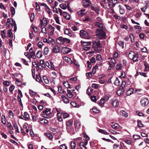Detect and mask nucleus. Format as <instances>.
<instances>
[{
	"instance_id": "32",
	"label": "nucleus",
	"mask_w": 149,
	"mask_h": 149,
	"mask_svg": "<svg viewBox=\"0 0 149 149\" xmlns=\"http://www.w3.org/2000/svg\"><path fill=\"white\" fill-rule=\"evenodd\" d=\"M75 92H70L67 91V93L66 94V95L67 97L68 98H72L74 95V94Z\"/></svg>"
},
{
	"instance_id": "27",
	"label": "nucleus",
	"mask_w": 149,
	"mask_h": 149,
	"mask_svg": "<svg viewBox=\"0 0 149 149\" xmlns=\"http://www.w3.org/2000/svg\"><path fill=\"white\" fill-rule=\"evenodd\" d=\"M24 120H29L30 117L28 113L27 112H25L24 113Z\"/></svg>"
},
{
	"instance_id": "3",
	"label": "nucleus",
	"mask_w": 149,
	"mask_h": 149,
	"mask_svg": "<svg viewBox=\"0 0 149 149\" xmlns=\"http://www.w3.org/2000/svg\"><path fill=\"white\" fill-rule=\"evenodd\" d=\"M93 46L96 50L100 51L102 49L100 41L98 40H96L93 42Z\"/></svg>"
},
{
	"instance_id": "2",
	"label": "nucleus",
	"mask_w": 149,
	"mask_h": 149,
	"mask_svg": "<svg viewBox=\"0 0 149 149\" xmlns=\"http://www.w3.org/2000/svg\"><path fill=\"white\" fill-rule=\"evenodd\" d=\"M57 42L60 44H63L65 43H69L70 42V40L62 37L60 36L56 39Z\"/></svg>"
},
{
	"instance_id": "44",
	"label": "nucleus",
	"mask_w": 149,
	"mask_h": 149,
	"mask_svg": "<svg viewBox=\"0 0 149 149\" xmlns=\"http://www.w3.org/2000/svg\"><path fill=\"white\" fill-rule=\"evenodd\" d=\"M137 124H138V126L139 127H143V125L142 124L141 121L139 120H138L137 121Z\"/></svg>"
},
{
	"instance_id": "15",
	"label": "nucleus",
	"mask_w": 149,
	"mask_h": 149,
	"mask_svg": "<svg viewBox=\"0 0 149 149\" xmlns=\"http://www.w3.org/2000/svg\"><path fill=\"white\" fill-rule=\"evenodd\" d=\"M91 4L89 1L83 0V6L85 8H88L91 5Z\"/></svg>"
},
{
	"instance_id": "42",
	"label": "nucleus",
	"mask_w": 149,
	"mask_h": 149,
	"mask_svg": "<svg viewBox=\"0 0 149 149\" xmlns=\"http://www.w3.org/2000/svg\"><path fill=\"white\" fill-rule=\"evenodd\" d=\"M41 52L39 50L36 53L37 57L38 58H40L42 56Z\"/></svg>"
},
{
	"instance_id": "63",
	"label": "nucleus",
	"mask_w": 149,
	"mask_h": 149,
	"mask_svg": "<svg viewBox=\"0 0 149 149\" xmlns=\"http://www.w3.org/2000/svg\"><path fill=\"white\" fill-rule=\"evenodd\" d=\"M118 44L123 49L124 48V42H123L122 41H119L118 42Z\"/></svg>"
},
{
	"instance_id": "21",
	"label": "nucleus",
	"mask_w": 149,
	"mask_h": 149,
	"mask_svg": "<svg viewBox=\"0 0 149 149\" xmlns=\"http://www.w3.org/2000/svg\"><path fill=\"white\" fill-rule=\"evenodd\" d=\"M82 45L83 46H87L90 45L91 43L90 42H85L84 41H81Z\"/></svg>"
},
{
	"instance_id": "41",
	"label": "nucleus",
	"mask_w": 149,
	"mask_h": 149,
	"mask_svg": "<svg viewBox=\"0 0 149 149\" xmlns=\"http://www.w3.org/2000/svg\"><path fill=\"white\" fill-rule=\"evenodd\" d=\"M40 65L41 67L42 68H45V61L44 60H41L40 61V64L39 66Z\"/></svg>"
},
{
	"instance_id": "60",
	"label": "nucleus",
	"mask_w": 149,
	"mask_h": 149,
	"mask_svg": "<svg viewBox=\"0 0 149 149\" xmlns=\"http://www.w3.org/2000/svg\"><path fill=\"white\" fill-rule=\"evenodd\" d=\"M111 127L113 129L116 130L118 128V125L117 123H115L114 125H112Z\"/></svg>"
},
{
	"instance_id": "29",
	"label": "nucleus",
	"mask_w": 149,
	"mask_h": 149,
	"mask_svg": "<svg viewBox=\"0 0 149 149\" xmlns=\"http://www.w3.org/2000/svg\"><path fill=\"white\" fill-rule=\"evenodd\" d=\"M70 30H69L68 29H66L64 31V33L65 34H67L68 35L70 36H71V33H70Z\"/></svg>"
},
{
	"instance_id": "58",
	"label": "nucleus",
	"mask_w": 149,
	"mask_h": 149,
	"mask_svg": "<svg viewBox=\"0 0 149 149\" xmlns=\"http://www.w3.org/2000/svg\"><path fill=\"white\" fill-rule=\"evenodd\" d=\"M10 11L12 13V15H14L15 13V8L12 6L10 8Z\"/></svg>"
},
{
	"instance_id": "61",
	"label": "nucleus",
	"mask_w": 149,
	"mask_h": 149,
	"mask_svg": "<svg viewBox=\"0 0 149 149\" xmlns=\"http://www.w3.org/2000/svg\"><path fill=\"white\" fill-rule=\"evenodd\" d=\"M13 126L16 129V132L17 133L19 132V130L17 125V124L16 123H14Z\"/></svg>"
},
{
	"instance_id": "34",
	"label": "nucleus",
	"mask_w": 149,
	"mask_h": 149,
	"mask_svg": "<svg viewBox=\"0 0 149 149\" xmlns=\"http://www.w3.org/2000/svg\"><path fill=\"white\" fill-rule=\"evenodd\" d=\"M92 111L94 113H99L100 111V110H99L97 107H93Z\"/></svg>"
},
{
	"instance_id": "4",
	"label": "nucleus",
	"mask_w": 149,
	"mask_h": 149,
	"mask_svg": "<svg viewBox=\"0 0 149 149\" xmlns=\"http://www.w3.org/2000/svg\"><path fill=\"white\" fill-rule=\"evenodd\" d=\"M126 85V82L124 81H122L121 86L119 88V90L117 91V94L119 96L123 93L125 91V88Z\"/></svg>"
},
{
	"instance_id": "46",
	"label": "nucleus",
	"mask_w": 149,
	"mask_h": 149,
	"mask_svg": "<svg viewBox=\"0 0 149 149\" xmlns=\"http://www.w3.org/2000/svg\"><path fill=\"white\" fill-rule=\"evenodd\" d=\"M105 102L104 99L102 98L100 100V102L99 103V104L103 107L104 105V104Z\"/></svg>"
},
{
	"instance_id": "26",
	"label": "nucleus",
	"mask_w": 149,
	"mask_h": 149,
	"mask_svg": "<svg viewBox=\"0 0 149 149\" xmlns=\"http://www.w3.org/2000/svg\"><path fill=\"white\" fill-rule=\"evenodd\" d=\"M57 115L58 120L60 122L61 121L63 120L62 118L61 117L62 116V113L58 111L57 113Z\"/></svg>"
},
{
	"instance_id": "11",
	"label": "nucleus",
	"mask_w": 149,
	"mask_h": 149,
	"mask_svg": "<svg viewBox=\"0 0 149 149\" xmlns=\"http://www.w3.org/2000/svg\"><path fill=\"white\" fill-rule=\"evenodd\" d=\"M61 51L63 54H67L70 52L71 50L70 48L65 47L62 48Z\"/></svg>"
},
{
	"instance_id": "49",
	"label": "nucleus",
	"mask_w": 149,
	"mask_h": 149,
	"mask_svg": "<svg viewBox=\"0 0 149 149\" xmlns=\"http://www.w3.org/2000/svg\"><path fill=\"white\" fill-rule=\"evenodd\" d=\"M62 117L64 119H65V118H68V116H69V114H68L67 113H62Z\"/></svg>"
},
{
	"instance_id": "31",
	"label": "nucleus",
	"mask_w": 149,
	"mask_h": 149,
	"mask_svg": "<svg viewBox=\"0 0 149 149\" xmlns=\"http://www.w3.org/2000/svg\"><path fill=\"white\" fill-rule=\"evenodd\" d=\"M56 148L57 149H67V147L65 144H63L61 145L59 147H57Z\"/></svg>"
},
{
	"instance_id": "10",
	"label": "nucleus",
	"mask_w": 149,
	"mask_h": 149,
	"mask_svg": "<svg viewBox=\"0 0 149 149\" xmlns=\"http://www.w3.org/2000/svg\"><path fill=\"white\" fill-rule=\"evenodd\" d=\"M54 30L55 28L52 26L51 25H50L47 28V30L49 32V34L51 35H53Z\"/></svg>"
},
{
	"instance_id": "22",
	"label": "nucleus",
	"mask_w": 149,
	"mask_h": 149,
	"mask_svg": "<svg viewBox=\"0 0 149 149\" xmlns=\"http://www.w3.org/2000/svg\"><path fill=\"white\" fill-rule=\"evenodd\" d=\"M41 124L42 125H45L48 122V120L45 118H42L40 120Z\"/></svg>"
},
{
	"instance_id": "23",
	"label": "nucleus",
	"mask_w": 149,
	"mask_h": 149,
	"mask_svg": "<svg viewBox=\"0 0 149 149\" xmlns=\"http://www.w3.org/2000/svg\"><path fill=\"white\" fill-rule=\"evenodd\" d=\"M88 142L87 141H85V142H81L79 143L80 146L81 148H82L84 146H85L87 144Z\"/></svg>"
},
{
	"instance_id": "19",
	"label": "nucleus",
	"mask_w": 149,
	"mask_h": 149,
	"mask_svg": "<svg viewBox=\"0 0 149 149\" xmlns=\"http://www.w3.org/2000/svg\"><path fill=\"white\" fill-rule=\"evenodd\" d=\"M12 22L10 23L12 26H14V30L15 31H16L17 30V25L15 23V22L14 20H13V19H12Z\"/></svg>"
},
{
	"instance_id": "28",
	"label": "nucleus",
	"mask_w": 149,
	"mask_h": 149,
	"mask_svg": "<svg viewBox=\"0 0 149 149\" xmlns=\"http://www.w3.org/2000/svg\"><path fill=\"white\" fill-rule=\"evenodd\" d=\"M120 114L121 115L125 117H127L128 116L127 113L125 111H120Z\"/></svg>"
},
{
	"instance_id": "39",
	"label": "nucleus",
	"mask_w": 149,
	"mask_h": 149,
	"mask_svg": "<svg viewBox=\"0 0 149 149\" xmlns=\"http://www.w3.org/2000/svg\"><path fill=\"white\" fill-rule=\"evenodd\" d=\"M119 104V103L118 102V100L116 99L112 103V105L113 107H116V106L118 105Z\"/></svg>"
},
{
	"instance_id": "50",
	"label": "nucleus",
	"mask_w": 149,
	"mask_h": 149,
	"mask_svg": "<svg viewBox=\"0 0 149 149\" xmlns=\"http://www.w3.org/2000/svg\"><path fill=\"white\" fill-rule=\"evenodd\" d=\"M64 85L67 88H71V87H70L71 85L68 83V82H65V83H64Z\"/></svg>"
},
{
	"instance_id": "36",
	"label": "nucleus",
	"mask_w": 149,
	"mask_h": 149,
	"mask_svg": "<svg viewBox=\"0 0 149 149\" xmlns=\"http://www.w3.org/2000/svg\"><path fill=\"white\" fill-rule=\"evenodd\" d=\"M134 92V89L132 88H130L129 90L127 92V95H131Z\"/></svg>"
},
{
	"instance_id": "13",
	"label": "nucleus",
	"mask_w": 149,
	"mask_h": 149,
	"mask_svg": "<svg viewBox=\"0 0 149 149\" xmlns=\"http://www.w3.org/2000/svg\"><path fill=\"white\" fill-rule=\"evenodd\" d=\"M30 53V55L31 57L34 59L36 58V56L35 55V52L33 51V48L31 47L29 50Z\"/></svg>"
},
{
	"instance_id": "33",
	"label": "nucleus",
	"mask_w": 149,
	"mask_h": 149,
	"mask_svg": "<svg viewBox=\"0 0 149 149\" xmlns=\"http://www.w3.org/2000/svg\"><path fill=\"white\" fill-rule=\"evenodd\" d=\"M134 52H129L128 54V57L130 59L134 60V58H133L134 56Z\"/></svg>"
},
{
	"instance_id": "64",
	"label": "nucleus",
	"mask_w": 149,
	"mask_h": 149,
	"mask_svg": "<svg viewBox=\"0 0 149 149\" xmlns=\"http://www.w3.org/2000/svg\"><path fill=\"white\" fill-rule=\"evenodd\" d=\"M21 61L24 65H29L28 63L25 59L22 58Z\"/></svg>"
},
{
	"instance_id": "7",
	"label": "nucleus",
	"mask_w": 149,
	"mask_h": 149,
	"mask_svg": "<svg viewBox=\"0 0 149 149\" xmlns=\"http://www.w3.org/2000/svg\"><path fill=\"white\" fill-rule=\"evenodd\" d=\"M95 25L96 27L99 28L100 29H105V26L102 23L96 22L95 23Z\"/></svg>"
},
{
	"instance_id": "56",
	"label": "nucleus",
	"mask_w": 149,
	"mask_h": 149,
	"mask_svg": "<svg viewBox=\"0 0 149 149\" xmlns=\"http://www.w3.org/2000/svg\"><path fill=\"white\" fill-rule=\"evenodd\" d=\"M111 1L112 3H113L112 4V7H114L115 6L116 4L117 3H119V2L117 1V0H112Z\"/></svg>"
},
{
	"instance_id": "53",
	"label": "nucleus",
	"mask_w": 149,
	"mask_h": 149,
	"mask_svg": "<svg viewBox=\"0 0 149 149\" xmlns=\"http://www.w3.org/2000/svg\"><path fill=\"white\" fill-rule=\"evenodd\" d=\"M43 79L45 83L46 84H48L49 82V80L46 77L43 76Z\"/></svg>"
},
{
	"instance_id": "52",
	"label": "nucleus",
	"mask_w": 149,
	"mask_h": 149,
	"mask_svg": "<svg viewBox=\"0 0 149 149\" xmlns=\"http://www.w3.org/2000/svg\"><path fill=\"white\" fill-rule=\"evenodd\" d=\"M60 6L62 9H66L67 7V6H66V5L65 4L63 3L61 4L60 5Z\"/></svg>"
},
{
	"instance_id": "47",
	"label": "nucleus",
	"mask_w": 149,
	"mask_h": 149,
	"mask_svg": "<svg viewBox=\"0 0 149 149\" xmlns=\"http://www.w3.org/2000/svg\"><path fill=\"white\" fill-rule=\"evenodd\" d=\"M36 81L38 82H40V80L42 82V79H41L40 77V76L38 75H36Z\"/></svg>"
},
{
	"instance_id": "16",
	"label": "nucleus",
	"mask_w": 149,
	"mask_h": 149,
	"mask_svg": "<svg viewBox=\"0 0 149 149\" xmlns=\"http://www.w3.org/2000/svg\"><path fill=\"white\" fill-rule=\"evenodd\" d=\"M73 121L70 120L67 121L66 122V129L73 127Z\"/></svg>"
},
{
	"instance_id": "48",
	"label": "nucleus",
	"mask_w": 149,
	"mask_h": 149,
	"mask_svg": "<svg viewBox=\"0 0 149 149\" xmlns=\"http://www.w3.org/2000/svg\"><path fill=\"white\" fill-rule=\"evenodd\" d=\"M49 51V49L48 47H45L44 50V53L45 55H47Z\"/></svg>"
},
{
	"instance_id": "57",
	"label": "nucleus",
	"mask_w": 149,
	"mask_h": 149,
	"mask_svg": "<svg viewBox=\"0 0 149 149\" xmlns=\"http://www.w3.org/2000/svg\"><path fill=\"white\" fill-rule=\"evenodd\" d=\"M58 91L59 93H62L64 92V91L62 89L61 86H59L58 87Z\"/></svg>"
},
{
	"instance_id": "54",
	"label": "nucleus",
	"mask_w": 149,
	"mask_h": 149,
	"mask_svg": "<svg viewBox=\"0 0 149 149\" xmlns=\"http://www.w3.org/2000/svg\"><path fill=\"white\" fill-rule=\"evenodd\" d=\"M82 139V138L81 137H78L76 139H74V141L75 142V143H78Z\"/></svg>"
},
{
	"instance_id": "35",
	"label": "nucleus",
	"mask_w": 149,
	"mask_h": 149,
	"mask_svg": "<svg viewBox=\"0 0 149 149\" xmlns=\"http://www.w3.org/2000/svg\"><path fill=\"white\" fill-rule=\"evenodd\" d=\"M71 148L72 149H74L75 148L76 144L75 141H71L70 143Z\"/></svg>"
},
{
	"instance_id": "18",
	"label": "nucleus",
	"mask_w": 149,
	"mask_h": 149,
	"mask_svg": "<svg viewBox=\"0 0 149 149\" xmlns=\"http://www.w3.org/2000/svg\"><path fill=\"white\" fill-rule=\"evenodd\" d=\"M40 27H41L42 26V24H43L44 26H45L47 24V22L46 18H43V20H40Z\"/></svg>"
},
{
	"instance_id": "37",
	"label": "nucleus",
	"mask_w": 149,
	"mask_h": 149,
	"mask_svg": "<svg viewBox=\"0 0 149 149\" xmlns=\"http://www.w3.org/2000/svg\"><path fill=\"white\" fill-rule=\"evenodd\" d=\"M118 7L119 8V12L121 14H123L125 12V10L121 8L120 5H119L118 6Z\"/></svg>"
},
{
	"instance_id": "24",
	"label": "nucleus",
	"mask_w": 149,
	"mask_h": 149,
	"mask_svg": "<svg viewBox=\"0 0 149 149\" xmlns=\"http://www.w3.org/2000/svg\"><path fill=\"white\" fill-rule=\"evenodd\" d=\"M71 105L74 107H79L80 105L75 102H72L70 103Z\"/></svg>"
},
{
	"instance_id": "1",
	"label": "nucleus",
	"mask_w": 149,
	"mask_h": 149,
	"mask_svg": "<svg viewBox=\"0 0 149 149\" xmlns=\"http://www.w3.org/2000/svg\"><path fill=\"white\" fill-rule=\"evenodd\" d=\"M105 29H96V34L97 38L99 39L103 40L106 38V33L104 31Z\"/></svg>"
},
{
	"instance_id": "17",
	"label": "nucleus",
	"mask_w": 149,
	"mask_h": 149,
	"mask_svg": "<svg viewBox=\"0 0 149 149\" xmlns=\"http://www.w3.org/2000/svg\"><path fill=\"white\" fill-rule=\"evenodd\" d=\"M66 130L68 132L70 135H73L75 133V131L73 127L66 129Z\"/></svg>"
},
{
	"instance_id": "20",
	"label": "nucleus",
	"mask_w": 149,
	"mask_h": 149,
	"mask_svg": "<svg viewBox=\"0 0 149 149\" xmlns=\"http://www.w3.org/2000/svg\"><path fill=\"white\" fill-rule=\"evenodd\" d=\"M61 97L62 98V99L63 100V102L66 104L68 103L69 102V100L65 96L63 95H62L61 96Z\"/></svg>"
},
{
	"instance_id": "40",
	"label": "nucleus",
	"mask_w": 149,
	"mask_h": 149,
	"mask_svg": "<svg viewBox=\"0 0 149 149\" xmlns=\"http://www.w3.org/2000/svg\"><path fill=\"white\" fill-rule=\"evenodd\" d=\"M98 132L100 133H101L102 134H106V135H108L109 133H108L105 130H103L102 129H99L98 130Z\"/></svg>"
},
{
	"instance_id": "51",
	"label": "nucleus",
	"mask_w": 149,
	"mask_h": 149,
	"mask_svg": "<svg viewBox=\"0 0 149 149\" xmlns=\"http://www.w3.org/2000/svg\"><path fill=\"white\" fill-rule=\"evenodd\" d=\"M138 54H135L134 53V56H133V58H134V60H133V61H138V60L137 59L138 58Z\"/></svg>"
},
{
	"instance_id": "30",
	"label": "nucleus",
	"mask_w": 149,
	"mask_h": 149,
	"mask_svg": "<svg viewBox=\"0 0 149 149\" xmlns=\"http://www.w3.org/2000/svg\"><path fill=\"white\" fill-rule=\"evenodd\" d=\"M46 136L50 140H52L53 138V136L52 134L50 133H46L45 134Z\"/></svg>"
},
{
	"instance_id": "45",
	"label": "nucleus",
	"mask_w": 149,
	"mask_h": 149,
	"mask_svg": "<svg viewBox=\"0 0 149 149\" xmlns=\"http://www.w3.org/2000/svg\"><path fill=\"white\" fill-rule=\"evenodd\" d=\"M120 81L118 77H116L114 82V84L118 86L119 84Z\"/></svg>"
},
{
	"instance_id": "55",
	"label": "nucleus",
	"mask_w": 149,
	"mask_h": 149,
	"mask_svg": "<svg viewBox=\"0 0 149 149\" xmlns=\"http://www.w3.org/2000/svg\"><path fill=\"white\" fill-rule=\"evenodd\" d=\"M49 38L48 39V42H50L52 44H54L55 43V40L52 39L50 37H49Z\"/></svg>"
},
{
	"instance_id": "9",
	"label": "nucleus",
	"mask_w": 149,
	"mask_h": 149,
	"mask_svg": "<svg viewBox=\"0 0 149 149\" xmlns=\"http://www.w3.org/2000/svg\"><path fill=\"white\" fill-rule=\"evenodd\" d=\"M95 25L96 27L99 28L100 29H105V26L102 23L96 22L95 23Z\"/></svg>"
},
{
	"instance_id": "59",
	"label": "nucleus",
	"mask_w": 149,
	"mask_h": 149,
	"mask_svg": "<svg viewBox=\"0 0 149 149\" xmlns=\"http://www.w3.org/2000/svg\"><path fill=\"white\" fill-rule=\"evenodd\" d=\"M144 63L146 70H149V64L146 62H144Z\"/></svg>"
},
{
	"instance_id": "14",
	"label": "nucleus",
	"mask_w": 149,
	"mask_h": 149,
	"mask_svg": "<svg viewBox=\"0 0 149 149\" xmlns=\"http://www.w3.org/2000/svg\"><path fill=\"white\" fill-rule=\"evenodd\" d=\"M60 48L58 46H54L53 47L52 51L53 53H58L59 52Z\"/></svg>"
},
{
	"instance_id": "62",
	"label": "nucleus",
	"mask_w": 149,
	"mask_h": 149,
	"mask_svg": "<svg viewBox=\"0 0 149 149\" xmlns=\"http://www.w3.org/2000/svg\"><path fill=\"white\" fill-rule=\"evenodd\" d=\"M113 149H121L119 145L114 144L113 145Z\"/></svg>"
},
{
	"instance_id": "38",
	"label": "nucleus",
	"mask_w": 149,
	"mask_h": 149,
	"mask_svg": "<svg viewBox=\"0 0 149 149\" xmlns=\"http://www.w3.org/2000/svg\"><path fill=\"white\" fill-rule=\"evenodd\" d=\"M1 122L3 124L5 125L6 124V119L4 115H2L1 119Z\"/></svg>"
},
{
	"instance_id": "5",
	"label": "nucleus",
	"mask_w": 149,
	"mask_h": 149,
	"mask_svg": "<svg viewBox=\"0 0 149 149\" xmlns=\"http://www.w3.org/2000/svg\"><path fill=\"white\" fill-rule=\"evenodd\" d=\"M50 109L48 108H47L45 110H44L43 111V112L44 113L43 117L47 118H51L53 116L50 112Z\"/></svg>"
},
{
	"instance_id": "8",
	"label": "nucleus",
	"mask_w": 149,
	"mask_h": 149,
	"mask_svg": "<svg viewBox=\"0 0 149 149\" xmlns=\"http://www.w3.org/2000/svg\"><path fill=\"white\" fill-rule=\"evenodd\" d=\"M95 25L96 27L99 28L100 29H105V26L102 23L96 22L95 23Z\"/></svg>"
},
{
	"instance_id": "12",
	"label": "nucleus",
	"mask_w": 149,
	"mask_h": 149,
	"mask_svg": "<svg viewBox=\"0 0 149 149\" xmlns=\"http://www.w3.org/2000/svg\"><path fill=\"white\" fill-rule=\"evenodd\" d=\"M141 103L143 106L145 107L148 104V100L146 98L142 99L141 101Z\"/></svg>"
},
{
	"instance_id": "6",
	"label": "nucleus",
	"mask_w": 149,
	"mask_h": 149,
	"mask_svg": "<svg viewBox=\"0 0 149 149\" xmlns=\"http://www.w3.org/2000/svg\"><path fill=\"white\" fill-rule=\"evenodd\" d=\"M80 35L81 38L85 39H89L90 38V36L88 34L87 32L83 30L80 31Z\"/></svg>"
},
{
	"instance_id": "43",
	"label": "nucleus",
	"mask_w": 149,
	"mask_h": 149,
	"mask_svg": "<svg viewBox=\"0 0 149 149\" xmlns=\"http://www.w3.org/2000/svg\"><path fill=\"white\" fill-rule=\"evenodd\" d=\"M8 36L9 38H11L13 37V34L11 30L10 29L8 30Z\"/></svg>"
},
{
	"instance_id": "25",
	"label": "nucleus",
	"mask_w": 149,
	"mask_h": 149,
	"mask_svg": "<svg viewBox=\"0 0 149 149\" xmlns=\"http://www.w3.org/2000/svg\"><path fill=\"white\" fill-rule=\"evenodd\" d=\"M64 60L66 61V62L68 63L69 64H71L72 61L71 60L70 58L67 57H64L63 58Z\"/></svg>"
}]
</instances>
